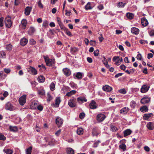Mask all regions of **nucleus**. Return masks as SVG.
<instances>
[{"instance_id": "obj_1", "label": "nucleus", "mask_w": 154, "mask_h": 154, "mask_svg": "<svg viewBox=\"0 0 154 154\" xmlns=\"http://www.w3.org/2000/svg\"><path fill=\"white\" fill-rule=\"evenodd\" d=\"M5 107L6 110L10 111H12L15 109L14 107L10 102H7L5 104Z\"/></svg>"}, {"instance_id": "obj_2", "label": "nucleus", "mask_w": 154, "mask_h": 154, "mask_svg": "<svg viewBox=\"0 0 154 154\" xmlns=\"http://www.w3.org/2000/svg\"><path fill=\"white\" fill-rule=\"evenodd\" d=\"M5 23L6 27L10 28L12 25L11 18L9 16L6 17L5 19Z\"/></svg>"}, {"instance_id": "obj_3", "label": "nucleus", "mask_w": 154, "mask_h": 154, "mask_svg": "<svg viewBox=\"0 0 154 154\" xmlns=\"http://www.w3.org/2000/svg\"><path fill=\"white\" fill-rule=\"evenodd\" d=\"M26 95H23L20 97L18 101L20 105H23L26 103Z\"/></svg>"}, {"instance_id": "obj_4", "label": "nucleus", "mask_w": 154, "mask_h": 154, "mask_svg": "<svg viewBox=\"0 0 154 154\" xmlns=\"http://www.w3.org/2000/svg\"><path fill=\"white\" fill-rule=\"evenodd\" d=\"M68 105L71 108H73L76 106V100L73 98L72 99H70L68 101Z\"/></svg>"}, {"instance_id": "obj_5", "label": "nucleus", "mask_w": 154, "mask_h": 154, "mask_svg": "<svg viewBox=\"0 0 154 154\" xmlns=\"http://www.w3.org/2000/svg\"><path fill=\"white\" fill-rule=\"evenodd\" d=\"M27 71L30 74L35 75L37 74V71L36 69L32 66H30L27 69Z\"/></svg>"}, {"instance_id": "obj_6", "label": "nucleus", "mask_w": 154, "mask_h": 154, "mask_svg": "<svg viewBox=\"0 0 154 154\" xmlns=\"http://www.w3.org/2000/svg\"><path fill=\"white\" fill-rule=\"evenodd\" d=\"M106 118V116L103 114L100 113L97 115L96 119L99 122H101L104 120Z\"/></svg>"}, {"instance_id": "obj_7", "label": "nucleus", "mask_w": 154, "mask_h": 154, "mask_svg": "<svg viewBox=\"0 0 154 154\" xmlns=\"http://www.w3.org/2000/svg\"><path fill=\"white\" fill-rule=\"evenodd\" d=\"M149 88V86L146 85H143L140 89V91L143 93L147 92Z\"/></svg>"}, {"instance_id": "obj_8", "label": "nucleus", "mask_w": 154, "mask_h": 154, "mask_svg": "<svg viewBox=\"0 0 154 154\" xmlns=\"http://www.w3.org/2000/svg\"><path fill=\"white\" fill-rule=\"evenodd\" d=\"M89 107L91 109H95L97 107V103L94 100H91V102L89 104Z\"/></svg>"}, {"instance_id": "obj_9", "label": "nucleus", "mask_w": 154, "mask_h": 154, "mask_svg": "<svg viewBox=\"0 0 154 154\" xmlns=\"http://www.w3.org/2000/svg\"><path fill=\"white\" fill-rule=\"evenodd\" d=\"M150 98L147 96L143 97L140 100V102L143 104H145L149 103L150 101Z\"/></svg>"}, {"instance_id": "obj_10", "label": "nucleus", "mask_w": 154, "mask_h": 154, "mask_svg": "<svg viewBox=\"0 0 154 154\" xmlns=\"http://www.w3.org/2000/svg\"><path fill=\"white\" fill-rule=\"evenodd\" d=\"M45 141L48 142V145H52L53 144V139L50 137H44Z\"/></svg>"}, {"instance_id": "obj_11", "label": "nucleus", "mask_w": 154, "mask_h": 154, "mask_svg": "<svg viewBox=\"0 0 154 154\" xmlns=\"http://www.w3.org/2000/svg\"><path fill=\"white\" fill-rule=\"evenodd\" d=\"M56 123L58 127H61L63 123V119L60 117H57L56 119Z\"/></svg>"}, {"instance_id": "obj_12", "label": "nucleus", "mask_w": 154, "mask_h": 154, "mask_svg": "<svg viewBox=\"0 0 154 154\" xmlns=\"http://www.w3.org/2000/svg\"><path fill=\"white\" fill-rule=\"evenodd\" d=\"M44 58L47 66H50L52 65V60H50L48 56H44Z\"/></svg>"}, {"instance_id": "obj_13", "label": "nucleus", "mask_w": 154, "mask_h": 154, "mask_svg": "<svg viewBox=\"0 0 154 154\" xmlns=\"http://www.w3.org/2000/svg\"><path fill=\"white\" fill-rule=\"evenodd\" d=\"M63 71L64 74L67 76L70 75L71 74L70 70L67 68L63 69Z\"/></svg>"}, {"instance_id": "obj_14", "label": "nucleus", "mask_w": 154, "mask_h": 154, "mask_svg": "<svg viewBox=\"0 0 154 154\" xmlns=\"http://www.w3.org/2000/svg\"><path fill=\"white\" fill-rule=\"evenodd\" d=\"M139 30L136 27H132L131 29V32L132 33L136 35H137L139 33Z\"/></svg>"}, {"instance_id": "obj_15", "label": "nucleus", "mask_w": 154, "mask_h": 154, "mask_svg": "<svg viewBox=\"0 0 154 154\" xmlns=\"http://www.w3.org/2000/svg\"><path fill=\"white\" fill-rule=\"evenodd\" d=\"M32 9V8L30 7H26L25 10L24 14L26 16H28L29 15Z\"/></svg>"}, {"instance_id": "obj_16", "label": "nucleus", "mask_w": 154, "mask_h": 154, "mask_svg": "<svg viewBox=\"0 0 154 154\" xmlns=\"http://www.w3.org/2000/svg\"><path fill=\"white\" fill-rule=\"evenodd\" d=\"M141 23L142 25L143 26H146L148 24V22L147 20L144 17L142 18L141 20Z\"/></svg>"}, {"instance_id": "obj_17", "label": "nucleus", "mask_w": 154, "mask_h": 154, "mask_svg": "<svg viewBox=\"0 0 154 154\" xmlns=\"http://www.w3.org/2000/svg\"><path fill=\"white\" fill-rule=\"evenodd\" d=\"M92 134L93 136H97L99 134V133L98 132V129L97 128H94L92 129Z\"/></svg>"}, {"instance_id": "obj_18", "label": "nucleus", "mask_w": 154, "mask_h": 154, "mask_svg": "<svg viewBox=\"0 0 154 154\" xmlns=\"http://www.w3.org/2000/svg\"><path fill=\"white\" fill-rule=\"evenodd\" d=\"M153 116V114L152 113L145 114L143 116V119L144 120H147L150 117Z\"/></svg>"}, {"instance_id": "obj_19", "label": "nucleus", "mask_w": 154, "mask_h": 154, "mask_svg": "<svg viewBox=\"0 0 154 154\" xmlns=\"http://www.w3.org/2000/svg\"><path fill=\"white\" fill-rule=\"evenodd\" d=\"M146 127L149 130H152L154 129V123L149 122L147 124Z\"/></svg>"}, {"instance_id": "obj_20", "label": "nucleus", "mask_w": 154, "mask_h": 154, "mask_svg": "<svg viewBox=\"0 0 154 154\" xmlns=\"http://www.w3.org/2000/svg\"><path fill=\"white\" fill-rule=\"evenodd\" d=\"M112 89L111 87L107 85L103 86V91L107 92L110 91L112 90Z\"/></svg>"}, {"instance_id": "obj_21", "label": "nucleus", "mask_w": 154, "mask_h": 154, "mask_svg": "<svg viewBox=\"0 0 154 154\" xmlns=\"http://www.w3.org/2000/svg\"><path fill=\"white\" fill-rule=\"evenodd\" d=\"M28 40L25 38H22L20 41V44L23 46H25L27 43Z\"/></svg>"}, {"instance_id": "obj_22", "label": "nucleus", "mask_w": 154, "mask_h": 154, "mask_svg": "<svg viewBox=\"0 0 154 154\" xmlns=\"http://www.w3.org/2000/svg\"><path fill=\"white\" fill-rule=\"evenodd\" d=\"M129 109L127 107H125L122 108L120 111L121 113L126 114L128 112Z\"/></svg>"}, {"instance_id": "obj_23", "label": "nucleus", "mask_w": 154, "mask_h": 154, "mask_svg": "<svg viewBox=\"0 0 154 154\" xmlns=\"http://www.w3.org/2000/svg\"><path fill=\"white\" fill-rule=\"evenodd\" d=\"M140 110L142 112L144 113L147 112L148 110V107L146 106H144L140 107Z\"/></svg>"}, {"instance_id": "obj_24", "label": "nucleus", "mask_w": 154, "mask_h": 154, "mask_svg": "<svg viewBox=\"0 0 154 154\" xmlns=\"http://www.w3.org/2000/svg\"><path fill=\"white\" fill-rule=\"evenodd\" d=\"M66 151L67 154H74V153L73 149L70 147L66 148Z\"/></svg>"}, {"instance_id": "obj_25", "label": "nucleus", "mask_w": 154, "mask_h": 154, "mask_svg": "<svg viewBox=\"0 0 154 154\" xmlns=\"http://www.w3.org/2000/svg\"><path fill=\"white\" fill-rule=\"evenodd\" d=\"M132 131L130 129H127L124 132V136L125 137L130 135Z\"/></svg>"}, {"instance_id": "obj_26", "label": "nucleus", "mask_w": 154, "mask_h": 154, "mask_svg": "<svg viewBox=\"0 0 154 154\" xmlns=\"http://www.w3.org/2000/svg\"><path fill=\"white\" fill-rule=\"evenodd\" d=\"M119 148L124 151L126 149L127 147L125 145V142H123L122 144L119 146Z\"/></svg>"}, {"instance_id": "obj_27", "label": "nucleus", "mask_w": 154, "mask_h": 154, "mask_svg": "<svg viewBox=\"0 0 154 154\" xmlns=\"http://www.w3.org/2000/svg\"><path fill=\"white\" fill-rule=\"evenodd\" d=\"M79 51V48L77 47H73L70 48V52L71 53L73 54Z\"/></svg>"}, {"instance_id": "obj_28", "label": "nucleus", "mask_w": 154, "mask_h": 154, "mask_svg": "<svg viewBox=\"0 0 154 154\" xmlns=\"http://www.w3.org/2000/svg\"><path fill=\"white\" fill-rule=\"evenodd\" d=\"M76 91L75 90H72L70 92H67L66 94V96L69 97H70L72 95L75 94L76 93Z\"/></svg>"}, {"instance_id": "obj_29", "label": "nucleus", "mask_w": 154, "mask_h": 154, "mask_svg": "<svg viewBox=\"0 0 154 154\" xmlns=\"http://www.w3.org/2000/svg\"><path fill=\"white\" fill-rule=\"evenodd\" d=\"M38 80L39 82H43L45 81V78L43 75H40L38 77Z\"/></svg>"}, {"instance_id": "obj_30", "label": "nucleus", "mask_w": 154, "mask_h": 154, "mask_svg": "<svg viewBox=\"0 0 154 154\" xmlns=\"http://www.w3.org/2000/svg\"><path fill=\"white\" fill-rule=\"evenodd\" d=\"M91 4L90 2H88L85 6V9L86 10H90L92 9L93 7L91 6Z\"/></svg>"}, {"instance_id": "obj_31", "label": "nucleus", "mask_w": 154, "mask_h": 154, "mask_svg": "<svg viewBox=\"0 0 154 154\" xmlns=\"http://www.w3.org/2000/svg\"><path fill=\"white\" fill-rule=\"evenodd\" d=\"M61 102L60 98L58 97L56 99L55 103V106L56 107H58L59 106L60 103Z\"/></svg>"}, {"instance_id": "obj_32", "label": "nucleus", "mask_w": 154, "mask_h": 154, "mask_svg": "<svg viewBox=\"0 0 154 154\" xmlns=\"http://www.w3.org/2000/svg\"><path fill=\"white\" fill-rule=\"evenodd\" d=\"M84 132L82 128H79L77 130V134L79 135H81L83 134Z\"/></svg>"}, {"instance_id": "obj_33", "label": "nucleus", "mask_w": 154, "mask_h": 154, "mask_svg": "<svg viewBox=\"0 0 154 154\" xmlns=\"http://www.w3.org/2000/svg\"><path fill=\"white\" fill-rule=\"evenodd\" d=\"M126 16L130 20L132 19L134 17L133 14L131 13H128L126 14Z\"/></svg>"}, {"instance_id": "obj_34", "label": "nucleus", "mask_w": 154, "mask_h": 154, "mask_svg": "<svg viewBox=\"0 0 154 154\" xmlns=\"http://www.w3.org/2000/svg\"><path fill=\"white\" fill-rule=\"evenodd\" d=\"M21 24L24 27L25 29L26 26L27 24V20L26 19H23L21 21Z\"/></svg>"}, {"instance_id": "obj_35", "label": "nucleus", "mask_w": 154, "mask_h": 154, "mask_svg": "<svg viewBox=\"0 0 154 154\" xmlns=\"http://www.w3.org/2000/svg\"><path fill=\"white\" fill-rule=\"evenodd\" d=\"M3 151L6 154H12L13 153V151L9 149H4Z\"/></svg>"}, {"instance_id": "obj_36", "label": "nucleus", "mask_w": 154, "mask_h": 154, "mask_svg": "<svg viewBox=\"0 0 154 154\" xmlns=\"http://www.w3.org/2000/svg\"><path fill=\"white\" fill-rule=\"evenodd\" d=\"M32 150V147L29 146L28 148L26 149V154H31Z\"/></svg>"}, {"instance_id": "obj_37", "label": "nucleus", "mask_w": 154, "mask_h": 154, "mask_svg": "<svg viewBox=\"0 0 154 154\" xmlns=\"http://www.w3.org/2000/svg\"><path fill=\"white\" fill-rule=\"evenodd\" d=\"M77 100L78 102H80V101L81 102H86L87 101V100L84 97H79L77 98Z\"/></svg>"}, {"instance_id": "obj_38", "label": "nucleus", "mask_w": 154, "mask_h": 154, "mask_svg": "<svg viewBox=\"0 0 154 154\" xmlns=\"http://www.w3.org/2000/svg\"><path fill=\"white\" fill-rule=\"evenodd\" d=\"M9 129L11 131L13 132H15L17 131V128L16 127L10 126L9 127Z\"/></svg>"}, {"instance_id": "obj_39", "label": "nucleus", "mask_w": 154, "mask_h": 154, "mask_svg": "<svg viewBox=\"0 0 154 154\" xmlns=\"http://www.w3.org/2000/svg\"><path fill=\"white\" fill-rule=\"evenodd\" d=\"M76 76L78 79H81L82 78V73L80 72H78L77 73Z\"/></svg>"}, {"instance_id": "obj_40", "label": "nucleus", "mask_w": 154, "mask_h": 154, "mask_svg": "<svg viewBox=\"0 0 154 154\" xmlns=\"http://www.w3.org/2000/svg\"><path fill=\"white\" fill-rule=\"evenodd\" d=\"M64 31L65 32V33L69 36L72 37V36L71 32L67 28H66V29L65 31Z\"/></svg>"}, {"instance_id": "obj_41", "label": "nucleus", "mask_w": 154, "mask_h": 154, "mask_svg": "<svg viewBox=\"0 0 154 154\" xmlns=\"http://www.w3.org/2000/svg\"><path fill=\"white\" fill-rule=\"evenodd\" d=\"M55 85L54 83L52 82L50 85V88L51 91H53L55 89Z\"/></svg>"}, {"instance_id": "obj_42", "label": "nucleus", "mask_w": 154, "mask_h": 154, "mask_svg": "<svg viewBox=\"0 0 154 154\" xmlns=\"http://www.w3.org/2000/svg\"><path fill=\"white\" fill-rule=\"evenodd\" d=\"M125 5V3H123L122 2H120L118 3L117 6L118 8L124 7Z\"/></svg>"}, {"instance_id": "obj_43", "label": "nucleus", "mask_w": 154, "mask_h": 154, "mask_svg": "<svg viewBox=\"0 0 154 154\" xmlns=\"http://www.w3.org/2000/svg\"><path fill=\"white\" fill-rule=\"evenodd\" d=\"M12 46L11 44H9L6 45V49L9 51H10L12 50Z\"/></svg>"}, {"instance_id": "obj_44", "label": "nucleus", "mask_w": 154, "mask_h": 154, "mask_svg": "<svg viewBox=\"0 0 154 154\" xmlns=\"http://www.w3.org/2000/svg\"><path fill=\"white\" fill-rule=\"evenodd\" d=\"M6 139V137L2 134L0 133V140L5 141Z\"/></svg>"}, {"instance_id": "obj_45", "label": "nucleus", "mask_w": 154, "mask_h": 154, "mask_svg": "<svg viewBox=\"0 0 154 154\" xmlns=\"http://www.w3.org/2000/svg\"><path fill=\"white\" fill-rule=\"evenodd\" d=\"M48 22L46 20H44L43 24L42 26L43 27H46L48 25Z\"/></svg>"}, {"instance_id": "obj_46", "label": "nucleus", "mask_w": 154, "mask_h": 154, "mask_svg": "<svg viewBox=\"0 0 154 154\" xmlns=\"http://www.w3.org/2000/svg\"><path fill=\"white\" fill-rule=\"evenodd\" d=\"M119 93L122 94H125L126 93V91L124 88H122L119 91Z\"/></svg>"}, {"instance_id": "obj_47", "label": "nucleus", "mask_w": 154, "mask_h": 154, "mask_svg": "<svg viewBox=\"0 0 154 154\" xmlns=\"http://www.w3.org/2000/svg\"><path fill=\"white\" fill-rule=\"evenodd\" d=\"M100 142V141L98 140L97 141L94 143L93 145V147L94 148L97 147L98 145V144Z\"/></svg>"}, {"instance_id": "obj_48", "label": "nucleus", "mask_w": 154, "mask_h": 154, "mask_svg": "<svg viewBox=\"0 0 154 154\" xmlns=\"http://www.w3.org/2000/svg\"><path fill=\"white\" fill-rule=\"evenodd\" d=\"M59 25L61 29L63 30L64 31H65L67 28L64 26V25L62 23L60 24H59Z\"/></svg>"}, {"instance_id": "obj_49", "label": "nucleus", "mask_w": 154, "mask_h": 154, "mask_svg": "<svg viewBox=\"0 0 154 154\" xmlns=\"http://www.w3.org/2000/svg\"><path fill=\"white\" fill-rule=\"evenodd\" d=\"M136 103L134 101H132L130 103V106L132 108H134L135 106Z\"/></svg>"}, {"instance_id": "obj_50", "label": "nucleus", "mask_w": 154, "mask_h": 154, "mask_svg": "<svg viewBox=\"0 0 154 154\" xmlns=\"http://www.w3.org/2000/svg\"><path fill=\"white\" fill-rule=\"evenodd\" d=\"M85 114L84 112H81L79 116V118L81 119H83L85 116Z\"/></svg>"}, {"instance_id": "obj_51", "label": "nucleus", "mask_w": 154, "mask_h": 154, "mask_svg": "<svg viewBox=\"0 0 154 154\" xmlns=\"http://www.w3.org/2000/svg\"><path fill=\"white\" fill-rule=\"evenodd\" d=\"M3 18H0V27H2L3 26Z\"/></svg>"}, {"instance_id": "obj_52", "label": "nucleus", "mask_w": 154, "mask_h": 154, "mask_svg": "<svg viewBox=\"0 0 154 154\" xmlns=\"http://www.w3.org/2000/svg\"><path fill=\"white\" fill-rule=\"evenodd\" d=\"M37 108L38 110L41 111H42L43 109V106L41 105H38Z\"/></svg>"}, {"instance_id": "obj_53", "label": "nucleus", "mask_w": 154, "mask_h": 154, "mask_svg": "<svg viewBox=\"0 0 154 154\" xmlns=\"http://www.w3.org/2000/svg\"><path fill=\"white\" fill-rule=\"evenodd\" d=\"M117 129V128L116 127L113 126V125H111V130L113 132L116 131Z\"/></svg>"}, {"instance_id": "obj_54", "label": "nucleus", "mask_w": 154, "mask_h": 154, "mask_svg": "<svg viewBox=\"0 0 154 154\" xmlns=\"http://www.w3.org/2000/svg\"><path fill=\"white\" fill-rule=\"evenodd\" d=\"M4 71L5 73L8 74L11 72V70L9 68H5L4 69Z\"/></svg>"}, {"instance_id": "obj_55", "label": "nucleus", "mask_w": 154, "mask_h": 154, "mask_svg": "<svg viewBox=\"0 0 154 154\" xmlns=\"http://www.w3.org/2000/svg\"><path fill=\"white\" fill-rule=\"evenodd\" d=\"M142 58V56L141 54H138L137 56V58L138 60H141Z\"/></svg>"}, {"instance_id": "obj_56", "label": "nucleus", "mask_w": 154, "mask_h": 154, "mask_svg": "<svg viewBox=\"0 0 154 154\" xmlns=\"http://www.w3.org/2000/svg\"><path fill=\"white\" fill-rule=\"evenodd\" d=\"M38 94L40 95H44L45 94V91L44 90H39L38 91Z\"/></svg>"}, {"instance_id": "obj_57", "label": "nucleus", "mask_w": 154, "mask_h": 154, "mask_svg": "<svg viewBox=\"0 0 154 154\" xmlns=\"http://www.w3.org/2000/svg\"><path fill=\"white\" fill-rule=\"evenodd\" d=\"M126 66L124 64H122L119 67L120 68L123 70H125Z\"/></svg>"}, {"instance_id": "obj_58", "label": "nucleus", "mask_w": 154, "mask_h": 154, "mask_svg": "<svg viewBox=\"0 0 154 154\" xmlns=\"http://www.w3.org/2000/svg\"><path fill=\"white\" fill-rule=\"evenodd\" d=\"M38 6L41 8H42L43 7V5L42 4L41 0L39 1L38 2Z\"/></svg>"}, {"instance_id": "obj_59", "label": "nucleus", "mask_w": 154, "mask_h": 154, "mask_svg": "<svg viewBox=\"0 0 154 154\" xmlns=\"http://www.w3.org/2000/svg\"><path fill=\"white\" fill-rule=\"evenodd\" d=\"M0 55H1L2 57H5L6 56V53H5L3 51H2L1 52V53L0 54Z\"/></svg>"}, {"instance_id": "obj_60", "label": "nucleus", "mask_w": 154, "mask_h": 154, "mask_svg": "<svg viewBox=\"0 0 154 154\" xmlns=\"http://www.w3.org/2000/svg\"><path fill=\"white\" fill-rule=\"evenodd\" d=\"M103 62L104 65L108 63L105 57H103Z\"/></svg>"}, {"instance_id": "obj_61", "label": "nucleus", "mask_w": 154, "mask_h": 154, "mask_svg": "<svg viewBox=\"0 0 154 154\" xmlns=\"http://www.w3.org/2000/svg\"><path fill=\"white\" fill-rule=\"evenodd\" d=\"M99 54V51L98 50H95L94 52V55L95 56H97Z\"/></svg>"}, {"instance_id": "obj_62", "label": "nucleus", "mask_w": 154, "mask_h": 154, "mask_svg": "<svg viewBox=\"0 0 154 154\" xmlns=\"http://www.w3.org/2000/svg\"><path fill=\"white\" fill-rule=\"evenodd\" d=\"M47 97H48V98L47 100L48 101H50L51 100L52 97H51V95L49 93H48V94H47Z\"/></svg>"}, {"instance_id": "obj_63", "label": "nucleus", "mask_w": 154, "mask_h": 154, "mask_svg": "<svg viewBox=\"0 0 154 154\" xmlns=\"http://www.w3.org/2000/svg\"><path fill=\"white\" fill-rule=\"evenodd\" d=\"M97 8L99 10H101L103 9L104 7L102 5L100 4L98 5Z\"/></svg>"}, {"instance_id": "obj_64", "label": "nucleus", "mask_w": 154, "mask_h": 154, "mask_svg": "<svg viewBox=\"0 0 154 154\" xmlns=\"http://www.w3.org/2000/svg\"><path fill=\"white\" fill-rule=\"evenodd\" d=\"M149 34L151 36H154V30H152L149 32Z\"/></svg>"}]
</instances>
